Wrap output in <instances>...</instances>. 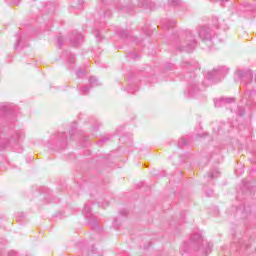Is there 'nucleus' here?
<instances>
[{
  "label": "nucleus",
  "instance_id": "1",
  "mask_svg": "<svg viewBox=\"0 0 256 256\" xmlns=\"http://www.w3.org/2000/svg\"><path fill=\"white\" fill-rule=\"evenodd\" d=\"M229 73V68L222 66L215 68L213 71L207 72L206 79L208 81H214V83H217V81H221L225 75Z\"/></svg>",
  "mask_w": 256,
  "mask_h": 256
},
{
  "label": "nucleus",
  "instance_id": "2",
  "mask_svg": "<svg viewBox=\"0 0 256 256\" xmlns=\"http://www.w3.org/2000/svg\"><path fill=\"white\" fill-rule=\"evenodd\" d=\"M235 77L239 79L242 85H249L253 81V72L251 70H237Z\"/></svg>",
  "mask_w": 256,
  "mask_h": 256
},
{
  "label": "nucleus",
  "instance_id": "3",
  "mask_svg": "<svg viewBox=\"0 0 256 256\" xmlns=\"http://www.w3.org/2000/svg\"><path fill=\"white\" fill-rule=\"evenodd\" d=\"M186 39L187 41H189V43L186 46H182L180 49V51H186V53H191V51H193V49H195V45H197V42L195 41V37L193 36V33L188 32L186 35Z\"/></svg>",
  "mask_w": 256,
  "mask_h": 256
},
{
  "label": "nucleus",
  "instance_id": "4",
  "mask_svg": "<svg viewBox=\"0 0 256 256\" xmlns=\"http://www.w3.org/2000/svg\"><path fill=\"white\" fill-rule=\"evenodd\" d=\"M70 43L71 45H73V47H78V45H81V43H83V35L77 32L72 33Z\"/></svg>",
  "mask_w": 256,
  "mask_h": 256
},
{
  "label": "nucleus",
  "instance_id": "5",
  "mask_svg": "<svg viewBox=\"0 0 256 256\" xmlns=\"http://www.w3.org/2000/svg\"><path fill=\"white\" fill-rule=\"evenodd\" d=\"M199 37L202 41H211V30L207 27H202L199 31Z\"/></svg>",
  "mask_w": 256,
  "mask_h": 256
},
{
  "label": "nucleus",
  "instance_id": "6",
  "mask_svg": "<svg viewBox=\"0 0 256 256\" xmlns=\"http://www.w3.org/2000/svg\"><path fill=\"white\" fill-rule=\"evenodd\" d=\"M233 101H235V99L233 98H220V99L214 100V105L215 107H223L225 103H233Z\"/></svg>",
  "mask_w": 256,
  "mask_h": 256
},
{
  "label": "nucleus",
  "instance_id": "7",
  "mask_svg": "<svg viewBox=\"0 0 256 256\" xmlns=\"http://www.w3.org/2000/svg\"><path fill=\"white\" fill-rule=\"evenodd\" d=\"M191 240L196 242V243H202L203 242V237L201 234L197 233L191 236Z\"/></svg>",
  "mask_w": 256,
  "mask_h": 256
},
{
  "label": "nucleus",
  "instance_id": "8",
  "mask_svg": "<svg viewBox=\"0 0 256 256\" xmlns=\"http://www.w3.org/2000/svg\"><path fill=\"white\" fill-rule=\"evenodd\" d=\"M89 81H90L91 87H97L101 85V82H99L95 76L90 77Z\"/></svg>",
  "mask_w": 256,
  "mask_h": 256
},
{
  "label": "nucleus",
  "instance_id": "9",
  "mask_svg": "<svg viewBox=\"0 0 256 256\" xmlns=\"http://www.w3.org/2000/svg\"><path fill=\"white\" fill-rule=\"evenodd\" d=\"M208 177L210 179H217V177H219V171L218 170H214L212 172H209Z\"/></svg>",
  "mask_w": 256,
  "mask_h": 256
},
{
  "label": "nucleus",
  "instance_id": "10",
  "mask_svg": "<svg viewBox=\"0 0 256 256\" xmlns=\"http://www.w3.org/2000/svg\"><path fill=\"white\" fill-rule=\"evenodd\" d=\"M83 213H85L86 215H89V213H91V206L89 204H85Z\"/></svg>",
  "mask_w": 256,
  "mask_h": 256
},
{
  "label": "nucleus",
  "instance_id": "11",
  "mask_svg": "<svg viewBox=\"0 0 256 256\" xmlns=\"http://www.w3.org/2000/svg\"><path fill=\"white\" fill-rule=\"evenodd\" d=\"M80 93H81L82 95H87V94L89 93V87H87V86L82 87V88L80 89Z\"/></svg>",
  "mask_w": 256,
  "mask_h": 256
},
{
  "label": "nucleus",
  "instance_id": "12",
  "mask_svg": "<svg viewBox=\"0 0 256 256\" xmlns=\"http://www.w3.org/2000/svg\"><path fill=\"white\" fill-rule=\"evenodd\" d=\"M185 145H187V140L181 139L178 141V147H183Z\"/></svg>",
  "mask_w": 256,
  "mask_h": 256
},
{
  "label": "nucleus",
  "instance_id": "13",
  "mask_svg": "<svg viewBox=\"0 0 256 256\" xmlns=\"http://www.w3.org/2000/svg\"><path fill=\"white\" fill-rule=\"evenodd\" d=\"M77 77H82L83 76V70L80 68L76 71Z\"/></svg>",
  "mask_w": 256,
  "mask_h": 256
},
{
  "label": "nucleus",
  "instance_id": "14",
  "mask_svg": "<svg viewBox=\"0 0 256 256\" xmlns=\"http://www.w3.org/2000/svg\"><path fill=\"white\" fill-rule=\"evenodd\" d=\"M69 63H75V56L73 54L69 56Z\"/></svg>",
  "mask_w": 256,
  "mask_h": 256
},
{
  "label": "nucleus",
  "instance_id": "15",
  "mask_svg": "<svg viewBox=\"0 0 256 256\" xmlns=\"http://www.w3.org/2000/svg\"><path fill=\"white\" fill-rule=\"evenodd\" d=\"M83 3H85L83 0H79L78 5L76 6L77 9H81V7H83Z\"/></svg>",
  "mask_w": 256,
  "mask_h": 256
},
{
  "label": "nucleus",
  "instance_id": "16",
  "mask_svg": "<svg viewBox=\"0 0 256 256\" xmlns=\"http://www.w3.org/2000/svg\"><path fill=\"white\" fill-rule=\"evenodd\" d=\"M19 43H21V40H17L16 45H15V49H17V47H19Z\"/></svg>",
  "mask_w": 256,
  "mask_h": 256
},
{
  "label": "nucleus",
  "instance_id": "17",
  "mask_svg": "<svg viewBox=\"0 0 256 256\" xmlns=\"http://www.w3.org/2000/svg\"><path fill=\"white\" fill-rule=\"evenodd\" d=\"M58 45H59V47H61V40L60 39H58Z\"/></svg>",
  "mask_w": 256,
  "mask_h": 256
},
{
  "label": "nucleus",
  "instance_id": "18",
  "mask_svg": "<svg viewBox=\"0 0 256 256\" xmlns=\"http://www.w3.org/2000/svg\"><path fill=\"white\" fill-rule=\"evenodd\" d=\"M173 3H174V5H179V2L174 1Z\"/></svg>",
  "mask_w": 256,
  "mask_h": 256
},
{
  "label": "nucleus",
  "instance_id": "19",
  "mask_svg": "<svg viewBox=\"0 0 256 256\" xmlns=\"http://www.w3.org/2000/svg\"><path fill=\"white\" fill-rule=\"evenodd\" d=\"M19 1H20V0H18L17 2H14V3H15L16 5H19Z\"/></svg>",
  "mask_w": 256,
  "mask_h": 256
},
{
  "label": "nucleus",
  "instance_id": "20",
  "mask_svg": "<svg viewBox=\"0 0 256 256\" xmlns=\"http://www.w3.org/2000/svg\"><path fill=\"white\" fill-rule=\"evenodd\" d=\"M132 59H137V56H132Z\"/></svg>",
  "mask_w": 256,
  "mask_h": 256
},
{
  "label": "nucleus",
  "instance_id": "21",
  "mask_svg": "<svg viewBox=\"0 0 256 256\" xmlns=\"http://www.w3.org/2000/svg\"><path fill=\"white\" fill-rule=\"evenodd\" d=\"M129 93H133V91H131V89L128 90Z\"/></svg>",
  "mask_w": 256,
  "mask_h": 256
},
{
  "label": "nucleus",
  "instance_id": "22",
  "mask_svg": "<svg viewBox=\"0 0 256 256\" xmlns=\"http://www.w3.org/2000/svg\"><path fill=\"white\" fill-rule=\"evenodd\" d=\"M215 25V27H219V24H214Z\"/></svg>",
  "mask_w": 256,
  "mask_h": 256
},
{
  "label": "nucleus",
  "instance_id": "23",
  "mask_svg": "<svg viewBox=\"0 0 256 256\" xmlns=\"http://www.w3.org/2000/svg\"><path fill=\"white\" fill-rule=\"evenodd\" d=\"M17 139H19V134H16Z\"/></svg>",
  "mask_w": 256,
  "mask_h": 256
},
{
  "label": "nucleus",
  "instance_id": "24",
  "mask_svg": "<svg viewBox=\"0 0 256 256\" xmlns=\"http://www.w3.org/2000/svg\"><path fill=\"white\" fill-rule=\"evenodd\" d=\"M220 1L225 2V1H229V0H220Z\"/></svg>",
  "mask_w": 256,
  "mask_h": 256
},
{
  "label": "nucleus",
  "instance_id": "25",
  "mask_svg": "<svg viewBox=\"0 0 256 256\" xmlns=\"http://www.w3.org/2000/svg\"><path fill=\"white\" fill-rule=\"evenodd\" d=\"M190 97H193V94H191V92H190Z\"/></svg>",
  "mask_w": 256,
  "mask_h": 256
}]
</instances>
